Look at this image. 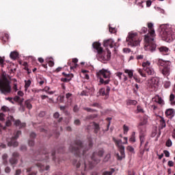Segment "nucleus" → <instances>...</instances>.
<instances>
[{
  "instance_id": "f257e3e1",
  "label": "nucleus",
  "mask_w": 175,
  "mask_h": 175,
  "mask_svg": "<svg viewBox=\"0 0 175 175\" xmlns=\"http://www.w3.org/2000/svg\"><path fill=\"white\" fill-rule=\"evenodd\" d=\"M92 147V142L88 143V146L83 145L81 141H77L72 144L69 148L70 151L77 155L76 159L73 160V165L77 169H79L81 173L85 172L87 169H92L94 165H98L100 162V157H103L105 151L100 149L94 152L92 156H85V151H88Z\"/></svg>"
},
{
  "instance_id": "f03ea898",
  "label": "nucleus",
  "mask_w": 175,
  "mask_h": 175,
  "mask_svg": "<svg viewBox=\"0 0 175 175\" xmlns=\"http://www.w3.org/2000/svg\"><path fill=\"white\" fill-rule=\"evenodd\" d=\"M96 76L99 79V83L100 84H109L110 83V77H111V72L109 70L102 69L97 73Z\"/></svg>"
},
{
  "instance_id": "7ed1b4c3",
  "label": "nucleus",
  "mask_w": 175,
  "mask_h": 175,
  "mask_svg": "<svg viewBox=\"0 0 175 175\" xmlns=\"http://www.w3.org/2000/svg\"><path fill=\"white\" fill-rule=\"evenodd\" d=\"M158 65H159V66H163L161 73L164 77L169 79L167 77L170 76V72H172V62L170 61H165L162 59H158Z\"/></svg>"
},
{
  "instance_id": "20e7f679",
  "label": "nucleus",
  "mask_w": 175,
  "mask_h": 175,
  "mask_svg": "<svg viewBox=\"0 0 175 175\" xmlns=\"http://www.w3.org/2000/svg\"><path fill=\"white\" fill-rule=\"evenodd\" d=\"M142 67L143 69H138V72L142 77H146V74L144 72V71L146 72V73H147V75L149 76H154V75H155V71L154 70V68L151 67V62L149 61L143 62Z\"/></svg>"
},
{
  "instance_id": "39448f33",
  "label": "nucleus",
  "mask_w": 175,
  "mask_h": 175,
  "mask_svg": "<svg viewBox=\"0 0 175 175\" xmlns=\"http://www.w3.org/2000/svg\"><path fill=\"white\" fill-rule=\"evenodd\" d=\"M0 91L1 94L4 95L10 94L12 91V87H10V84H9V80L5 75H3L2 79H0Z\"/></svg>"
},
{
  "instance_id": "423d86ee",
  "label": "nucleus",
  "mask_w": 175,
  "mask_h": 175,
  "mask_svg": "<svg viewBox=\"0 0 175 175\" xmlns=\"http://www.w3.org/2000/svg\"><path fill=\"white\" fill-rule=\"evenodd\" d=\"M145 50L146 51H150V53H154L157 49V44H155V41L154 38L150 37V36H145Z\"/></svg>"
},
{
  "instance_id": "0eeeda50",
  "label": "nucleus",
  "mask_w": 175,
  "mask_h": 175,
  "mask_svg": "<svg viewBox=\"0 0 175 175\" xmlns=\"http://www.w3.org/2000/svg\"><path fill=\"white\" fill-rule=\"evenodd\" d=\"M113 142L115 143L116 147H118L120 155L119 154H117L118 159L119 161H122V159H124L125 158V146H124L123 142L122 139H117L116 137H113Z\"/></svg>"
},
{
  "instance_id": "6e6552de",
  "label": "nucleus",
  "mask_w": 175,
  "mask_h": 175,
  "mask_svg": "<svg viewBox=\"0 0 175 175\" xmlns=\"http://www.w3.org/2000/svg\"><path fill=\"white\" fill-rule=\"evenodd\" d=\"M129 46L132 47L139 46L140 44V40L137 36V33L130 32L126 38Z\"/></svg>"
},
{
  "instance_id": "1a4fd4ad",
  "label": "nucleus",
  "mask_w": 175,
  "mask_h": 175,
  "mask_svg": "<svg viewBox=\"0 0 175 175\" xmlns=\"http://www.w3.org/2000/svg\"><path fill=\"white\" fill-rule=\"evenodd\" d=\"M44 158H49V154L44 153L42 155H38L36 159L37 162L35 163L37 167H40L42 172H44V170H49L50 169L49 165L45 166L44 164H42L44 163V162H43V161H44Z\"/></svg>"
},
{
  "instance_id": "9d476101",
  "label": "nucleus",
  "mask_w": 175,
  "mask_h": 175,
  "mask_svg": "<svg viewBox=\"0 0 175 175\" xmlns=\"http://www.w3.org/2000/svg\"><path fill=\"white\" fill-rule=\"evenodd\" d=\"M161 35L163 40H166L167 42L170 40V38H172V31H170V29H169V25H161Z\"/></svg>"
},
{
  "instance_id": "9b49d317",
  "label": "nucleus",
  "mask_w": 175,
  "mask_h": 175,
  "mask_svg": "<svg viewBox=\"0 0 175 175\" xmlns=\"http://www.w3.org/2000/svg\"><path fill=\"white\" fill-rule=\"evenodd\" d=\"M21 135V131H18L14 133V136L12 137V138L7 139L8 142V146L9 147H17L18 146V142L16 140H17L18 137H20V135Z\"/></svg>"
},
{
  "instance_id": "f8f14e48",
  "label": "nucleus",
  "mask_w": 175,
  "mask_h": 175,
  "mask_svg": "<svg viewBox=\"0 0 175 175\" xmlns=\"http://www.w3.org/2000/svg\"><path fill=\"white\" fill-rule=\"evenodd\" d=\"M148 84L150 88L155 90L159 87V81L158 80V78L153 77L148 81Z\"/></svg>"
},
{
  "instance_id": "ddd939ff",
  "label": "nucleus",
  "mask_w": 175,
  "mask_h": 175,
  "mask_svg": "<svg viewBox=\"0 0 175 175\" xmlns=\"http://www.w3.org/2000/svg\"><path fill=\"white\" fill-rule=\"evenodd\" d=\"M95 92V89L94 87H87L86 86V90H83L81 93V96H88L89 95H92Z\"/></svg>"
},
{
  "instance_id": "4468645a",
  "label": "nucleus",
  "mask_w": 175,
  "mask_h": 175,
  "mask_svg": "<svg viewBox=\"0 0 175 175\" xmlns=\"http://www.w3.org/2000/svg\"><path fill=\"white\" fill-rule=\"evenodd\" d=\"M105 47H110L111 49H113L116 46V42L113 39H109L104 41L103 44Z\"/></svg>"
},
{
  "instance_id": "2eb2a0df",
  "label": "nucleus",
  "mask_w": 175,
  "mask_h": 175,
  "mask_svg": "<svg viewBox=\"0 0 175 175\" xmlns=\"http://www.w3.org/2000/svg\"><path fill=\"white\" fill-rule=\"evenodd\" d=\"M139 140H140V144L142 146V144H144V142H146V130H139Z\"/></svg>"
},
{
  "instance_id": "dca6fc26",
  "label": "nucleus",
  "mask_w": 175,
  "mask_h": 175,
  "mask_svg": "<svg viewBox=\"0 0 175 175\" xmlns=\"http://www.w3.org/2000/svg\"><path fill=\"white\" fill-rule=\"evenodd\" d=\"M152 100L153 102H156V103L161 105V106H163V105H165V101L162 99V97L159 96V95H156L152 98Z\"/></svg>"
},
{
  "instance_id": "f3484780",
  "label": "nucleus",
  "mask_w": 175,
  "mask_h": 175,
  "mask_svg": "<svg viewBox=\"0 0 175 175\" xmlns=\"http://www.w3.org/2000/svg\"><path fill=\"white\" fill-rule=\"evenodd\" d=\"M94 49H95L98 55H100V54H102L103 51V49H102V47H100V43L99 42H94L92 44Z\"/></svg>"
},
{
  "instance_id": "a211bd4d",
  "label": "nucleus",
  "mask_w": 175,
  "mask_h": 175,
  "mask_svg": "<svg viewBox=\"0 0 175 175\" xmlns=\"http://www.w3.org/2000/svg\"><path fill=\"white\" fill-rule=\"evenodd\" d=\"M148 28L149 29V33L152 38L155 36V30H154V24L152 23H148Z\"/></svg>"
},
{
  "instance_id": "6ab92c4d",
  "label": "nucleus",
  "mask_w": 175,
  "mask_h": 175,
  "mask_svg": "<svg viewBox=\"0 0 175 175\" xmlns=\"http://www.w3.org/2000/svg\"><path fill=\"white\" fill-rule=\"evenodd\" d=\"M159 51L163 54V55H167V53H169V48L167 46H161L159 48Z\"/></svg>"
},
{
  "instance_id": "aec40b11",
  "label": "nucleus",
  "mask_w": 175,
  "mask_h": 175,
  "mask_svg": "<svg viewBox=\"0 0 175 175\" xmlns=\"http://www.w3.org/2000/svg\"><path fill=\"white\" fill-rule=\"evenodd\" d=\"M148 121V119L147 118V116H145L142 118V120H141V122H139V124L138 125L139 131H142V128L140 126H143L146 125V124H147Z\"/></svg>"
},
{
  "instance_id": "412c9836",
  "label": "nucleus",
  "mask_w": 175,
  "mask_h": 175,
  "mask_svg": "<svg viewBox=\"0 0 175 175\" xmlns=\"http://www.w3.org/2000/svg\"><path fill=\"white\" fill-rule=\"evenodd\" d=\"M165 116L167 117H169L170 116L171 117H173L174 116V109H168L165 111Z\"/></svg>"
},
{
  "instance_id": "4be33fe9",
  "label": "nucleus",
  "mask_w": 175,
  "mask_h": 175,
  "mask_svg": "<svg viewBox=\"0 0 175 175\" xmlns=\"http://www.w3.org/2000/svg\"><path fill=\"white\" fill-rule=\"evenodd\" d=\"M14 125H16V126H19V128H25V123H21L19 120H17L15 121Z\"/></svg>"
},
{
  "instance_id": "5701e85b",
  "label": "nucleus",
  "mask_w": 175,
  "mask_h": 175,
  "mask_svg": "<svg viewBox=\"0 0 175 175\" xmlns=\"http://www.w3.org/2000/svg\"><path fill=\"white\" fill-rule=\"evenodd\" d=\"M126 105L127 106H131V105H133V106H136V105H137V101L135 100H128L126 101Z\"/></svg>"
},
{
  "instance_id": "b1692460",
  "label": "nucleus",
  "mask_w": 175,
  "mask_h": 175,
  "mask_svg": "<svg viewBox=\"0 0 175 175\" xmlns=\"http://www.w3.org/2000/svg\"><path fill=\"white\" fill-rule=\"evenodd\" d=\"M10 57L12 59H16L18 57V53L16 51L11 52Z\"/></svg>"
},
{
  "instance_id": "393cba45",
  "label": "nucleus",
  "mask_w": 175,
  "mask_h": 175,
  "mask_svg": "<svg viewBox=\"0 0 175 175\" xmlns=\"http://www.w3.org/2000/svg\"><path fill=\"white\" fill-rule=\"evenodd\" d=\"M124 73H127L129 79H132V77H133V70H132L126 69L124 70Z\"/></svg>"
},
{
  "instance_id": "a878e982",
  "label": "nucleus",
  "mask_w": 175,
  "mask_h": 175,
  "mask_svg": "<svg viewBox=\"0 0 175 175\" xmlns=\"http://www.w3.org/2000/svg\"><path fill=\"white\" fill-rule=\"evenodd\" d=\"M172 85V83L170 82V81H165L163 82V87L164 88H170V86Z\"/></svg>"
},
{
  "instance_id": "bb28decb",
  "label": "nucleus",
  "mask_w": 175,
  "mask_h": 175,
  "mask_svg": "<svg viewBox=\"0 0 175 175\" xmlns=\"http://www.w3.org/2000/svg\"><path fill=\"white\" fill-rule=\"evenodd\" d=\"M25 105L27 109H29V110H31V109H32V104H31V100H27L25 102Z\"/></svg>"
},
{
  "instance_id": "cd10ccee",
  "label": "nucleus",
  "mask_w": 175,
  "mask_h": 175,
  "mask_svg": "<svg viewBox=\"0 0 175 175\" xmlns=\"http://www.w3.org/2000/svg\"><path fill=\"white\" fill-rule=\"evenodd\" d=\"M160 126L161 129H163L166 126V122H165V119L161 118L160 120Z\"/></svg>"
},
{
  "instance_id": "c85d7f7f",
  "label": "nucleus",
  "mask_w": 175,
  "mask_h": 175,
  "mask_svg": "<svg viewBox=\"0 0 175 175\" xmlns=\"http://www.w3.org/2000/svg\"><path fill=\"white\" fill-rule=\"evenodd\" d=\"M9 162L10 163V165H17V159H16V158H10L9 160Z\"/></svg>"
},
{
  "instance_id": "c756f323",
  "label": "nucleus",
  "mask_w": 175,
  "mask_h": 175,
  "mask_svg": "<svg viewBox=\"0 0 175 175\" xmlns=\"http://www.w3.org/2000/svg\"><path fill=\"white\" fill-rule=\"evenodd\" d=\"M14 100L15 102H20L21 103H23V102H24V98H20L18 96H16L14 97Z\"/></svg>"
},
{
  "instance_id": "7c9ffc66",
  "label": "nucleus",
  "mask_w": 175,
  "mask_h": 175,
  "mask_svg": "<svg viewBox=\"0 0 175 175\" xmlns=\"http://www.w3.org/2000/svg\"><path fill=\"white\" fill-rule=\"evenodd\" d=\"M93 126L94 128V133H98V132H99V124H96V123H93Z\"/></svg>"
},
{
  "instance_id": "2f4dec72",
  "label": "nucleus",
  "mask_w": 175,
  "mask_h": 175,
  "mask_svg": "<svg viewBox=\"0 0 175 175\" xmlns=\"http://www.w3.org/2000/svg\"><path fill=\"white\" fill-rule=\"evenodd\" d=\"M136 133L133 132L131 137L129 139V142H131L132 143H135L136 142V138L135 137Z\"/></svg>"
},
{
  "instance_id": "473e14b6",
  "label": "nucleus",
  "mask_w": 175,
  "mask_h": 175,
  "mask_svg": "<svg viewBox=\"0 0 175 175\" xmlns=\"http://www.w3.org/2000/svg\"><path fill=\"white\" fill-rule=\"evenodd\" d=\"M2 159L3 161V164L6 165L8 163V161H7V159H8V154H3Z\"/></svg>"
},
{
  "instance_id": "72a5a7b5",
  "label": "nucleus",
  "mask_w": 175,
  "mask_h": 175,
  "mask_svg": "<svg viewBox=\"0 0 175 175\" xmlns=\"http://www.w3.org/2000/svg\"><path fill=\"white\" fill-rule=\"evenodd\" d=\"M72 77H73V75H70V78H64L62 81H64V83H69V81L72 80Z\"/></svg>"
},
{
  "instance_id": "f704fd0d",
  "label": "nucleus",
  "mask_w": 175,
  "mask_h": 175,
  "mask_svg": "<svg viewBox=\"0 0 175 175\" xmlns=\"http://www.w3.org/2000/svg\"><path fill=\"white\" fill-rule=\"evenodd\" d=\"M109 32L111 33H116V32H117V29H116V27H111V26L109 25Z\"/></svg>"
},
{
  "instance_id": "c9c22d12",
  "label": "nucleus",
  "mask_w": 175,
  "mask_h": 175,
  "mask_svg": "<svg viewBox=\"0 0 175 175\" xmlns=\"http://www.w3.org/2000/svg\"><path fill=\"white\" fill-rule=\"evenodd\" d=\"M123 131H124V135L126 134V133H128V131H129V127H128V126H126V125L124 124V125L123 126Z\"/></svg>"
},
{
  "instance_id": "e433bc0d",
  "label": "nucleus",
  "mask_w": 175,
  "mask_h": 175,
  "mask_svg": "<svg viewBox=\"0 0 175 175\" xmlns=\"http://www.w3.org/2000/svg\"><path fill=\"white\" fill-rule=\"evenodd\" d=\"M83 110H85L86 111H88L89 113H94V111H96L95 109H92L88 108V107H84Z\"/></svg>"
},
{
  "instance_id": "4c0bfd02",
  "label": "nucleus",
  "mask_w": 175,
  "mask_h": 175,
  "mask_svg": "<svg viewBox=\"0 0 175 175\" xmlns=\"http://www.w3.org/2000/svg\"><path fill=\"white\" fill-rule=\"evenodd\" d=\"M170 100L172 105H174V103L173 102L174 100V94H170Z\"/></svg>"
},
{
  "instance_id": "58836bf2",
  "label": "nucleus",
  "mask_w": 175,
  "mask_h": 175,
  "mask_svg": "<svg viewBox=\"0 0 175 175\" xmlns=\"http://www.w3.org/2000/svg\"><path fill=\"white\" fill-rule=\"evenodd\" d=\"M31 85V81H25V88L27 90Z\"/></svg>"
},
{
  "instance_id": "ea45409f",
  "label": "nucleus",
  "mask_w": 175,
  "mask_h": 175,
  "mask_svg": "<svg viewBox=\"0 0 175 175\" xmlns=\"http://www.w3.org/2000/svg\"><path fill=\"white\" fill-rule=\"evenodd\" d=\"M126 150L128 151H129L130 152H135V148H133V147H132L131 146H127Z\"/></svg>"
},
{
  "instance_id": "a19ab883",
  "label": "nucleus",
  "mask_w": 175,
  "mask_h": 175,
  "mask_svg": "<svg viewBox=\"0 0 175 175\" xmlns=\"http://www.w3.org/2000/svg\"><path fill=\"white\" fill-rule=\"evenodd\" d=\"M137 110L138 111V113H144V111L143 110V107H142V106L138 105L137 107Z\"/></svg>"
},
{
  "instance_id": "79ce46f5",
  "label": "nucleus",
  "mask_w": 175,
  "mask_h": 175,
  "mask_svg": "<svg viewBox=\"0 0 175 175\" xmlns=\"http://www.w3.org/2000/svg\"><path fill=\"white\" fill-rule=\"evenodd\" d=\"M173 144V142H172V140L171 139H168L167 142H166V146L167 147H172Z\"/></svg>"
},
{
  "instance_id": "37998d69",
  "label": "nucleus",
  "mask_w": 175,
  "mask_h": 175,
  "mask_svg": "<svg viewBox=\"0 0 175 175\" xmlns=\"http://www.w3.org/2000/svg\"><path fill=\"white\" fill-rule=\"evenodd\" d=\"M134 87L136 88V90H134V93L137 94V90H139V88H140V86L138 84L135 83L134 85Z\"/></svg>"
},
{
  "instance_id": "c03bdc74",
  "label": "nucleus",
  "mask_w": 175,
  "mask_h": 175,
  "mask_svg": "<svg viewBox=\"0 0 175 175\" xmlns=\"http://www.w3.org/2000/svg\"><path fill=\"white\" fill-rule=\"evenodd\" d=\"M99 93L100 95H103V96L106 95V92H105V88L100 89Z\"/></svg>"
},
{
  "instance_id": "a18cd8bd",
  "label": "nucleus",
  "mask_w": 175,
  "mask_h": 175,
  "mask_svg": "<svg viewBox=\"0 0 175 175\" xmlns=\"http://www.w3.org/2000/svg\"><path fill=\"white\" fill-rule=\"evenodd\" d=\"M35 145V142L33 141V139H29V146L30 147H32V146Z\"/></svg>"
},
{
  "instance_id": "49530a36",
  "label": "nucleus",
  "mask_w": 175,
  "mask_h": 175,
  "mask_svg": "<svg viewBox=\"0 0 175 175\" xmlns=\"http://www.w3.org/2000/svg\"><path fill=\"white\" fill-rule=\"evenodd\" d=\"M0 121H5V114L0 113Z\"/></svg>"
},
{
  "instance_id": "de8ad7c7",
  "label": "nucleus",
  "mask_w": 175,
  "mask_h": 175,
  "mask_svg": "<svg viewBox=\"0 0 175 175\" xmlns=\"http://www.w3.org/2000/svg\"><path fill=\"white\" fill-rule=\"evenodd\" d=\"M5 125L6 126H10V125H12V120L8 119L5 122Z\"/></svg>"
},
{
  "instance_id": "09e8293b",
  "label": "nucleus",
  "mask_w": 175,
  "mask_h": 175,
  "mask_svg": "<svg viewBox=\"0 0 175 175\" xmlns=\"http://www.w3.org/2000/svg\"><path fill=\"white\" fill-rule=\"evenodd\" d=\"M110 157H111L110 154H107L104 159L105 162H107V161H109V159H110Z\"/></svg>"
},
{
  "instance_id": "8fccbe9b",
  "label": "nucleus",
  "mask_w": 175,
  "mask_h": 175,
  "mask_svg": "<svg viewBox=\"0 0 175 175\" xmlns=\"http://www.w3.org/2000/svg\"><path fill=\"white\" fill-rule=\"evenodd\" d=\"M165 157L169 158L170 157V153L167 150H164Z\"/></svg>"
},
{
  "instance_id": "3c124183",
  "label": "nucleus",
  "mask_w": 175,
  "mask_h": 175,
  "mask_svg": "<svg viewBox=\"0 0 175 175\" xmlns=\"http://www.w3.org/2000/svg\"><path fill=\"white\" fill-rule=\"evenodd\" d=\"M116 76H117L120 80L122 79V72H117V73H116Z\"/></svg>"
},
{
  "instance_id": "603ef678",
  "label": "nucleus",
  "mask_w": 175,
  "mask_h": 175,
  "mask_svg": "<svg viewBox=\"0 0 175 175\" xmlns=\"http://www.w3.org/2000/svg\"><path fill=\"white\" fill-rule=\"evenodd\" d=\"M168 166H170V167H172V166H174V163H173L172 161H169L167 163Z\"/></svg>"
},
{
  "instance_id": "864d4df0",
  "label": "nucleus",
  "mask_w": 175,
  "mask_h": 175,
  "mask_svg": "<svg viewBox=\"0 0 175 175\" xmlns=\"http://www.w3.org/2000/svg\"><path fill=\"white\" fill-rule=\"evenodd\" d=\"M152 3V1H151V0H148L146 1V6L147 8H150V6H151V4Z\"/></svg>"
},
{
  "instance_id": "5fc2aeb1",
  "label": "nucleus",
  "mask_w": 175,
  "mask_h": 175,
  "mask_svg": "<svg viewBox=\"0 0 175 175\" xmlns=\"http://www.w3.org/2000/svg\"><path fill=\"white\" fill-rule=\"evenodd\" d=\"M5 173H10V172H12V169H10V167H6L5 168Z\"/></svg>"
},
{
  "instance_id": "6e6d98bb",
  "label": "nucleus",
  "mask_w": 175,
  "mask_h": 175,
  "mask_svg": "<svg viewBox=\"0 0 175 175\" xmlns=\"http://www.w3.org/2000/svg\"><path fill=\"white\" fill-rule=\"evenodd\" d=\"M74 124L75 125H80L81 122H80V120L77 119L74 121Z\"/></svg>"
},
{
  "instance_id": "4d7b16f0",
  "label": "nucleus",
  "mask_w": 175,
  "mask_h": 175,
  "mask_svg": "<svg viewBox=\"0 0 175 175\" xmlns=\"http://www.w3.org/2000/svg\"><path fill=\"white\" fill-rule=\"evenodd\" d=\"M1 110H2L3 111H8L9 110V108H8V107H6V106H3V107H1Z\"/></svg>"
},
{
  "instance_id": "13d9d810",
  "label": "nucleus",
  "mask_w": 175,
  "mask_h": 175,
  "mask_svg": "<svg viewBox=\"0 0 175 175\" xmlns=\"http://www.w3.org/2000/svg\"><path fill=\"white\" fill-rule=\"evenodd\" d=\"M73 111H75V113H77V111H79V106L75 105L73 108Z\"/></svg>"
},
{
  "instance_id": "bf43d9fd",
  "label": "nucleus",
  "mask_w": 175,
  "mask_h": 175,
  "mask_svg": "<svg viewBox=\"0 0 175 175\" xmlns=\"http://www.w3.org/2000/svg\"><path fill=\"white\" fill-rule=\"evenodd\" d=\"M3 62H4L3 58H2V57L0 56V65L2 67H3Z\"/></svg>"
},
{
  "instance_id": "052dcab7",
  "label": "nucleus",
  "mask_w": 175,
  "mask_h": 175,
  "mask_svg": "<svg viewBox=\"0 0 175 175\" xmlns=\"http://www.w3.org/2000/svg\"><path fill=\"white\" fill-rule=\"evenodd\" d=\"M54 118H59V113L56 112L53 115Z\"/></svg>"
},
{
  "instance_id": "680f3d73",
  "label": "nucleus",
  "mask_w": 175,
  "mask_h": 175,
  "mask_svg": "<svg viewBox=\"0 0 175 175\" xmlns=\"http://www.w3.org/2000/svg\"><path fill=\"white\" fill-rule=\"evenodd\" d=\"M124 53H131V49H128V48H124L123 49Z\"/></svg>"
},
{
  "instance_id": "e2e57ef3",
  "label": "nucleus",
  "mask_w": 175,
  "mask_h": 175,
  "mask_svg": "<svg viewBox=\"0 0 175 175\" xmlns=\"http://www.w3.org/2000/svg\"><path fill=\"white\" fill-rule=\"evenodd\" d=\"M8 120H10V121H11V122H14V118H13V116H9Z\"/></svg>"
},
{
  "instance_id": "0e129e2a",
  "label": "nucleus",
  "mask_w": 175,
  "mask_h": 175,
  "mask_svg": "<svg viewBox=\"0 0 175 175\" xmlns=\"http://www.w3.org/2000/svg\"><path fill=\"white\" fill-rule=\"evenodd\" d=\"M21 174V170H16L15 172V175H20Z\"/></svg>"
},
{
  "instance_id": "69168bd1",
  "label": "nucleus",
  "mask_w": 175,
  "mask_h": 175,
  "mask_svg": "<svg viewBox=\"0 0 175 175\" xmlns=\"http://www.w3.org/2000/svg\"><path fill=\"white\" fill-rule=\"evenodd\" d=\"M124 142H122L123 144H128V137H124Z\"/></svg>"
},
{
  "instance_id": "338daca9",
  "label": "nucleus",
  "mask_w": 175,
  "mask_h": 175,
  "mask_svg": "<svg viewBox=\"0 0 175 175\" xmlns=\"http://www.w3.org/2000/svg\"><path fill=\"white\" fill-rule=\"evenodd\" d=\"M53 65H54V62L50 60V61L49 62V66H51V67H52Z\"/></svg>"
},
{
  "instance_id": "774afa93",
  "label": "nucleus",
  "mask_w": 175,
  "mask_h": 175,
  "mask_svg": "<svg viewBox=\"0 0 175 175\" xmlns=\"http://www.w3.org/2000/svg\"><path fill=\"white\" fill-rule=\"evenodd\" d=\"M18 96H24V93L21 91H18Z\"/></svg>"
}]
</instances>
